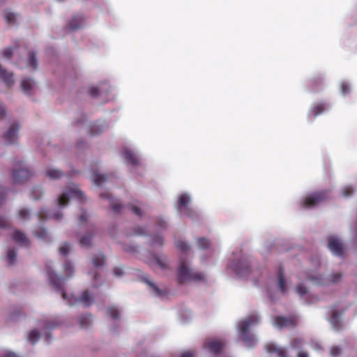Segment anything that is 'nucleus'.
<instances>
[{
	"instance_id": "nucleus-52",
	"label": "nucleus",
	"mask_w": 357,
	"mask_h": 357,
	"mask_svg": "<svg viewBox=\"0 0 357 357\" xmlns=\"http://www.w3.org/2000/svg\"><path fill=\"white\" fill-rule=\"evenodd\" d=\"M156 224H157L158 227H159L162 229H165L167 226V222L161 218H159L157 219Z\"/></svg>"
},
{
	"instance_id": "nucleus-33",
	"label": "nucleus",
	"mask_w": 357,
	"mask_h": 357,
	"mask_svg": "<svg viewBox=\"0 0 357 357\" xmlns=\"http://www.w3.org/2000/svg\"><path fill=\"white\" fill-rule=\"evenodd\" d=\"M267 350L268 352H277L280 357H287L286 352L284 349L276 348L274 345H268Z\"/></svg>"
},
{
	"instance_id": "nucleus-21",
	"label": "nucleus",
	"mask_w": 357,
	"mask_h": 357,
	"mask_svg": "<svg viewBox=\"0 0 357 357\" xmlns=\"http://www.w3.org/2000/svg\"><path fill=\"white\" fill-rule=\"evenodd\" d=\"M45 175L52 180H56L63 176L64 173L58 169H48Z\"/></svg>"
},
{
	"instance_id": "nucleus-48",
	"label": "nucleus",
	"mask_w": 357,
	"mask_h": 357,
	"mask_svg": "<svg viewBox=\"0 0 357 357\" xmlns=\"http://www.w3.org/2000/svg\"><path fill=\"white\" fill-rule=\"evenodd\" d=\"M342 278L341 273H337L332 274L328 278V282L331 283H337Z\"/></svg>"
},
{
	"instance_id": "nucleus-39",
	"label": "nucleus",
	"mask_w": 357,
	"mask_h": 357,
	"mask_svg": "<svg viewBox=\"0 0 357 357\" xmlns=\"http://www.w3.org/2000/svg\"><path fill=\"white\" fill-rule=\"evenodd\" d=\"M91 239L92 236L90 234H87L86 236H82L80 238L79 243L83 246L89 247L91 245Z\"/></svg>"
},
{
	"instance_id": "nucleus-46",
	"label": "nucleus",
	"mask_w": 357,
	"mask_h": 357,
	"mask_svg": "<svg viewBox=\"0 0 357 357\" xmlns=\"http://www.w3.org/2000/svg\"><path fill=\"white\" fill-rule=\"evenodd\" d=\"M353 193H354V188L349 185L345 186L342 190V195L345 197H348L352 195Z\"/></svg>"
},
{
	"instance_id": "nucleus-20",
	"label": "nucleus",
	"mask_w": 357,
	"mask_h": 357,
	"mask_svg": "<svg viewBox=\"0 0 357 357\" xmlns=\"http://www.w3.org/2000/svg\"><path fill=\"white\" fill-rule=\"evenodd\" d=\"M330 322L333 325L334 329L337 331L342 328L340 314H338L337 311L335 310L333 312L330 318Z\"/></svg>"
},
{
	"instance_id": "nucleus-63",
	"label": "nucleus",
	"mask_w": 357,
	"mask_h": 357,
	"mask_svg": "<svg viewBox=\"0 0 357 357\" xmlns=\"http://www.w3.org/2000/svg\"><path fill=\"white\" fill-rule=\"evenodd\" d=\"M4 357H20V356H19L18 355H17L16 354H15L12 351H9L4 355Z\"/></svg>"
},
{
	"instance_id": "nucleus-35",
	"label": "nucleus",
	"mask_w": 357,
	"mask_h": 357,
	"mask_svg": "<svg viewBox=\"0 0 357 357\" xmlns=\"http://www.w3.org/2000/svg\"><path fill=\"white\" fill-rule=\"evenodd\" d=\"M107 314L113 319H116L119 318V310L117 308L114 307H108L107 310Z\"/></svg>"
},
{
	"instance_id": "nucleus-44",
	"label": "nucleus",
	"mask_w": 357,
	"mask_h": 357,
	"mask_svg": "<svg viewBox=\"0 0 357 357\" xmlns=\"http://www.w3.org/2000/svg\"><path fill=\"white\" fill-rule=\"evenodd\" d=\"M127 207L131 210L134 214H135L137 216H142V210L134 204H130L127 206Z\"/></svg>"
},
{
	"instance_id": "nucleus-36",
	"label": "nucleus",
	"mask_w": 357,
	"mask_h": 357,
	"mask_svg": "<svg viewBox=\"0 0 357 357\" xmlns=\"http://www.w3.org/2000/svg\"><path fill=\"white\" fill-rule=\"evenodd\" d=\"M308 279L312 281L314 283L318 285L326 284L328 282H325L321 275L315 276L310 275Z\"/></svg>"
},
{
	"instance_id": "nucleus-16",
	"label": "nucleus",
	"mask_w": 357,
	"mask_h": 357,
	"mask_svg": "<svg viewBox=\"0 0 357 357\" xmlns=\"http://www.w3.org/2000/svg\"><path fill=\"white\" fill-rule=\"evenodd\" d=\"M40 220H45L48 218H54L55 220H60L63 215L60 213H56L54 214H49L46 209H41L38 214Z\"/></svg>"
},
{
	"instance_id": "nucleus-11",
	"label": "nucleus",
	"mask_w": 357,
	"mask_h": 357,
	"mask_svg": "<svg viewBox=\"0 0 357 357\" xmlns=\"http://www.w3.org/2000/svg\"><path fill=\"white\" fill-rule=\"evenodd\" d=\"M323 78L320 76H315L311 78L308 82L309 90L311 92H317L320 91L323 86Z\"/></svg>"
},
{
	"instance_id": "nucleus-19",
	"label": "nucleus",
	"mask_w": 357,
	"mask_h": 357,
	"mask_svg": "<svg viewBox=\"0 0 357 357\" xmlns=\"http://www.w3.org/2000/svg\"><path fill=\"white\" fill-rule=\"evenodd\" d=\"M35 82L31 79L25 78L22 80L21 87L23 91L26 94H30L31 91L33 89Z\"/></svg>"
},
{
	"instance_id": "nucleus-10",
	"label": "nucleus",
	"mask_w": 357,
	"mask_h": 357,
	"mask_svg": "<svg viewBox=\"0 0 357 357\" xmlns=\"http://www.w3.org/2000/svg\"><path fill=\"white\" fill-rule=\"evenodd\" d=\"M225 344L220 340H208L204 343V347L207 348L211 352L218 354L224 348Z\"/></svg>"
},
{
	"instance_id": "nucleus-30",
	"label": "nucleus",
	"mask_w": 357,
	"mask_h": 357,
	"mask_svg": "<svg viewBox=\"0 0 357 357\" xmlns=\"http://www.w3.org/2000/svg\"><path fill=\"white\" fill-rule=\"evenodd\" d=\"M40 337V333L38 330L34 329L29 332V341L32 344H35Z\"/></svg>"
},
{
	"instance_id": "nucleus-51",
	"label": "nucleus",
	"mask_w": 357,
	"mask_h": 357,
	"mask_svg": "<svg viewBox=\"0 0 357 357\" xmlns=\"http://www.w3.org/2000/svg\"><path fill=\"white\" fill-rule=\"evenodd\" d=\"M13 54V49L12 47H7L3 51V57L10 59Z\"/></svg>"
},
{
	"instance_id": "nucleus-61",
	"label": "nucleus",
	"mask_w": 357,
	"mask_h": 357,
	"mask_svg": "<svg viewBox=\"0 0 357 357\" xmlns=\"http://www.w3.org/2000/svg\"><path fill=\"white\" fill-rule=\"evenodd\" d=\"M57 324L55 321H51L50 322H47L45 324V327L46 329H52L54 328Z\"/></svg>"
},
{
	"instance_id": "nucleus-42",
	"label": "nucleus",
	"mask_w": 357,
	"mask_h": 357,
	"mask_svg": "<svg viewBox=\"0 0 357 357\" xmlns=\"http://www.w3.org/2000/svg\"><path fill=\"white\" fill-rule=\"evenodd\" d=\"M153 257L157 265L159 266L162 269L165 270L168 268V264L166 262V260H162L156 255H154ZM165 259H166V257L165 258Z\"/></svg>"
},
{
	"instance_id": "nucleus-50",
	"label": "nucleus",
	"mask_w": 357,
	"mask_h": 357,
	"mask_svg": "<svg viewBox=\"0 0 357 357\" xmlns=\"http://www.w3.org/2000/svg\"><path fill=\"white\" fill-rule=\"evenodd\" d=\"M89 93L91 96L96 98L100 95V92L98 87L91 86L89 90Z\"/></svg>"
},
{
	"instance_id": "nucleus-62",
	"label": "nucleus",
	"mask_w": 357,
	"mask_h": 357,
	"mask_svg": "<svg viewBox=\"0 0 357 357\" xmlns=\"http://www.w3.org/2000/svg\"><path fill=\"white\" fill-rule=\"evenodd\" d=\"M6 115V109L4 106L0 102V119H3Z\"/></svg>"
},
{
	"instance_id": "nucleus-3",
	"label": "nucleus",
	"mask_w": 357,
	"mask_h": 357,
	"mask_svg": "<svg viewBox=\"0 0 357 357\" xmlns=\"http://www.w3.org/2000/svg\"><path fill=\"white\" fill-rule=\"evenodd\" d=\"M329 197L328 190L314 192L307 196L303 201V206L312 208L326 200Z\"/></svg>"
},
{
	"instance_id": "nucleus-28",
	"label": "nucleus",
	"mask_w": 357,
	"mask_h": 357,
	"mask_svg": "<svg viewBox=\"0 0 357 357\" xmlns=\"http://www.w3.org/2000/svg\"><path fill=\"white\" fill-rule=\"evenodd\" d=\"M146 284L152 289L155 294L159 297H162L167 294L165 291L160 289L155 284L152 283L151 281L146 280Z\"/></svg>"
},
{
	"instance_id": "nucleus-49",
	"label": "nucleus",
	"mask_w": 357,
	"mask_h": 357,
	"mask_svg": "<svg viewBox=\"0 0 357 357\" xmlns=\"http://www.w3.org/2000/svg\"><path fill=\"white\" fill-rule=\"evenodd\" d=\"M5 18L8 24H13L15 21V15L13 13H10V12L6 13Z\"/></svg>"
},
{
	"instance_id": "nucleus-41",
	"label": "nucleus",
	"mask_w": 357,
	"mask_h": 357,
	"mask_svg": "<svg viewBox=\"0 0 357 357\" xmlns=\"http://www.w3.org/2000/svg\"><path fill=\"white\" fill-rule=\"evenodd\" d=\"M176 246L182 252H187L190 249L188 245L181 241H176Z\"/></svg>"
},
{
	"instance_id": "nucleus-34",
	"label": "nucleus",
	"mask_w": 357,
	"mask_h": 357,
	"mask_svg": "<svg viewBox=\"0 0 357 357\" xmlns=\"http://www.w3.org/2000/svg\"><path fill=\"white\" fill-rule=\"evenodd\" d=\"M63 269L66 275L68 277H71L74 273V268L70 261L65 262Z\"/></svg>"
},
{
	"instance_id": "nucleus-29",
	"label": "nucleus",
	"mask_w": 357,
	"mask_h": 357,
	"mask_svg": "<svg viewBox=\"0 0 357 357\" xmlns=\"http://www.w3.org/2000/svg\"><path fill=\"white\" fill-rule=\"evenodd\" d=\"M107 180V176L93 173V182L98 186H100Z\"/></svg>"
},
{
	"instance_id": "nucleus-37",
	"label": "nucleus",
	"mask_w": 357,
	"mask_h": 357,
	"mask_svg": "<svg viewBox=\"0 0 357 357\" xmlns=\"http://www.w3.org/2000/svg\"><path fill=\"white\" fill-rule=\"evenodd\" d=\"M164 239L163 238L160 236H155L154 238H153L151 245L153 247L159 246L161 247L163 245Z\"/></svg>"
},
{
	"instance_id": "nucleus-6",
	"label": "nucleus",
	"mask_w": 357,
	"mask_h": 357,
	"mask_svg": "<svg viewBox=\"0 0 357 357\" xmlns=\"http://www.w3.org/2000/svg\"><path fill=\"white\" fill-rule=\"evenodd\" d=\"M47 275L54 289L61 292V296L64 300H67V294L64 291L63 288V279L57 276L56 274L51 270L47 271Z\"/></svg>"
},
{
	"instance_id": "nucleus-13",
	"label": "nucleus",
	"mask_w": 357,
	"mask_h": 357,
	"mask_svg": "<svg viewBox=\"0 0 357 357\" xmlns=\"http://www.w3.org/2000/svg\"><path fill=\"white\" fill-rule=\"evenodd\" d=\"M84 23V18L80 15H74L68 24V28L70 31H75L80 29Z\"/></svg>"
},
{
	"instance_id": "nucleus-14",
	"label": "nucleus",
	"mask_w": 357,
	"mask_h": 357,
	"mask_svg": "<svg viewBox=\"0 0 357 357\" xmlns=\"http://www.w3.org/2000/svg\"><path fill=\"white\" fill-rule=\"evenodd\" d=\"M190 197L186 194H182L178 200V208L181 210L182 208H186L188 211V215L190 218H193L192 211L187 208V205L190 202Z\"/></svg>"
},
{
	"instance_id": "nucleus-54",
	"label": "nucleus",
	"mask_w": 357,
	"mask_h": 357,
	"mask_svg": "<svg viewBox=\"0 0 357 357\" xmlns=\"http://www.w3.org/2000/svg\"><path fill=\"white\" fill-rule=\"evenodd\" d=\"M249 270H250L249 266H246L245 271H243V270L240 269L239 268H236V273L239 276L242 277V276L246 275L248 273Z\"/></svg>"
},
{
	"instance_id": "nucleus-53",
	"label": "nucleus",
	"mask_w": 357,
	"mask_h": 357,
	"mask_svg": "<svg viewBox=\"0 0 357 357\" xmlns=\"http://www.w3.org/2000/svg\"><path fill=\"white\" fill-rule=\"evenodd\" d=\"M341 354V349L338 347H333L331 349V356L335 357Z\"/></svg>"
},
{
	"instance_id": "nucleus-40",
	"label": "nucleus",
	"mask_w": 357,
	"mask_h": 357,
	"mask_svg": "<svg viewBox=\"0 0 357 357\" xmlns=\"http://www.w3.org/2000/svg\"><path fill=\"white\" fill-rule=\"evenodd\" d=\"M43 195L41 188L39 187H34L31 190L32 198L35 200L39 199Z\"/></svg>"
},
{
	"instance_id": "nucleus-43",
	"label": "nucleus",
	"mask_w": 357,
	"mask_h": 357,
	"mask_svg": "<svg viewBox=\"0 0 357 357\" xmlns=\"http://www.w3.org/2000/svg\"><path fill=\"white\" fill-rule=\"evenodd\" d=\"M19 216L23 220H26L30 217V212L27 208H22L19 211Z\"/></svg>"
},
{
	"instance_id": "nucleus-4",
	"label": "nucleus",
	"mask_w": 357,
	"mask_h": 357,
	"mask_svg": "<svg viewBox=\"0 0 357 357\" xmlns=\"http://www.w3.org/2000/svg\"><path fill=\"white\" fill-rule=\"evenodd\" d=\"M31 176V172L24 167V164L22 161H19L15 165L12 172L13 180L15 183H23L28 181Z\"/></svg>"
},
{
	"instance_id": "nucleus-32",
	"label": "nucleus",
	"mask_w": 357,
	"mask_h": 357,
	"mask_svg": "<svg viewBox=\"0 0 357 357\" xmlns=\"http://www.w3.org/2000/svg\"><path fill=\"white\" fill-rule=\"evenodd\" d=\"M34 235L40 239H46L47 238V232L45 228L38 227L34 231Z\"/></svg>"
},
{
	"instance_id": "nucleus-18",
	"label": "nucleus",
	"mask_w": 357,
	"mask_h": 357,
	"mask_svg": "<svg viewBox=\"0 0 357 357\" xmlns=\"http://www.w3.org/2000/svg\"><path fill=\"white\" fill-rule=\"evenodd\" d=\"M328 109V106L324 102H320L317 105L313 106L310 109V114L313 116L314 118L317 117L318 115L322 114L324 111Z\"/></svg>"
},
{
	"instance_id": "nucleus-17",
	"label": "nucleus",
	"mask_w": 357,
	"mask_h": 357,
	"mask_svg": "<svg viewBox=\"0 0 357 357\" xmlns=\"http://www.w3.org/2000/svg\"><path fill=\"white\" fill-rule=\"evenodd\" d=\"M278 287L282 293H285L287 291V285L286 281L284 278V269L282 266L279 268L278 270Z\"/></svg>"
},
{
	"instance_id": "nucleus-23",
	"label": "nucleus",
	"mask_w": 357,
	"mask_h": 357,
	"mask_svg": "<svg viewBox=\"0 0 357 357\" xmlns=\"http://www.w3.org/2000/svg\"><path fill=\"white\" fill-rule=\"evenodd\" d=\"M105 260L106 258L105 255L102 253L99 252L93 257L92 263L95 267H101L105 264Z\"/></svg>"
},
{
	"instance_id": "nucleus-15",
	"label": "nucleus",
	"mask_w": 357,
	"mask_h": 357,
	"mask_svg": "<svg viewBox=\"0 0 357 357\" xmlns=\"http://www.w3.org/2000/svg\"><path fill=\"white\" fill-rule=\"evenodd\" d=\"M100 197L103 199H107L109 201L110 205L112 206V210L116 213H119L123 208L122 204L116 203L112 195L109 192H105L100 195Z\"/></svg>"
},
{
	"instance_id": "nucleus-25",
	"label": "nucleus",
	"mask_w": 357,
	"mask_h": 357,
	"mask_svg": "<svg viewBox=\"0 0 357 357\" xmlns=\"http://www.w3.org/2000/svg\"><path fill=\"white\" fill-rule=\"evenodd\" d=\"M92 321V317L91 314L82 315L79 317V326L82 328H87Z\"/></svg>"
},
{
	"instance_id": "nucleus-27",
	"label": "nucleus",
	"mask_w": 357,
	"mask_h": 357,
	"mask_svg": "<svg viewBox=\"0 0 357 357\" xmlns=\"http://www.w3.org/2000/svg\"><path fill=\"white\" fill-rule=\"evenodd\" d=\"M103 126L99 124L98 122L93 123L89 129L90 135L94 136L101 133L103 131Z\"/></svg>"
},
{
	"instance_id": "nucleus-9",
	"label": "nucleus",
	"mask_w": 357,
	"mask_h": 357,
	"mask_svg": "<svg viewBox=\"0 0 357 357\" xmlns=\"http://www.w3.org/2000/svg\"><path fill=\"white\" fill-rule=\"evenodd\" d=\"M20 129V126L17 123H13L5 133L3 138L8 144H12L17 139V133Z\"/></svg>"
},
{
	"instance_id": "nucleus-38",
	"label": "nucleus",
	"mask_w": 357,
	"mask_h": 357,
	"mask_svg": "<svg viewBox=\"0 0 357 357\" xmlns=\"http://www.w3.org/2000/svg\"><path fill=\"white\" fill-rule=\"evenodd\" d=\"M198 246L200 249H206L210 246V241L206 238H200L197 241Z\"/></svg>"
},
{
	"instance_id": "nucleus-1",
	"label": "nucleus",
	"mask_w": 357,
	"mask_h": 357,
	"mask_svg": "<svg viewBox=\"0 0 357 357\" xmlns=\"http://www.w3.org/2000/svg\"><path fill=\"white\" fill-rule=\"evenodd\" d=\"M204 280L205 277L202 273L193 272L192 269L188 267L186 262L181 259L177 270V281L179 284L190 281L199 282Z\"/></svg>"
},
{
	"instance_id": "nucleus-56",
	"label": "nucleus",
	"mask_w": 357,
	"mask_h": 357,
	"mask_svg": "<svg viewBox=\"0 0 357 357\" xmlns=\"http://www.w3.org/2000/svg\"><path fill=\"white\" fill-rule=\"evenodd\" d=\"M9 225L6 218L3 216H0V228H6Z\"/></svg>"
},
{
	"instance_id": "nucleus-26",
	"label": "nucleus",
	"mask_w": 357,
	"mask_h": 357,
	"mask_svg": "<svg viewBox=\"0 0 357 357\" xmlns=\"http://www.w3.org/2000/svg\"><path fill=\"white\" fill-rule=\"evenodd\" d=\"M27 66L34 70L38 68V61L33 52H29L28 54Z\"/></svg>"
},
{
	"instance_id": "nucleus-2",
	"label": "nucleus",
	"mask_w": 357,
	"mask_h": 357,
	"mask_svg": "<svg viewBox=\"0 0 357 357\" xmlns=\"http://www.w3.org/2000/svg\"><path fill=\"white\" fill-rule=\"evenodd\" d=\"M259 322V317L257 315H250L239 324V332L242 335L243 340L249 345L254 344V337L248 334L249 328Z\"/></svg>"
},
{
	"instance_id": "nucleus-5",
	"label": "nucleus",
	"mask_w": 357,
	"mask_h": 357,
	"mask_svg": "<svg viewBox=\"0 0 357 357\" xmlns=\"http://www.w3.org/2000/svg\"><path fill=\"white\" fill-rule=\"evenodd\" d=\"M70 197H75L80 201L84 199V195L77 188H68L58 198V204L61 206H66Z\"/></svg>"
},
{
	"instance_id": "nucleus-57",
	"label": "nucleus",
	"mask_w": 357,
	"mask_h": 357,
	"mask_svg": "<svg viewBox=\"0 0 357 357\" xmlns=\"http://www.w3.org/2000/svg\"><path fill=\"white\" fill-rule=\"evenodd\" d=\"M6 191L5 190L0 186V206L3 203L6 198Z\"/></svg>"
},
{
	"instance_id": "nucleus-24",
	"label": "nucleus",
	"mask_w": 357,
	"mask_h": 357,
	"mask_svg": "<svg viewBox=\"0 0 357 357\" xmlns=\"http://www.w3.org/2000/svg\"><path fill=\"white\" fill-rule=\"evenodd\" d=\"M93 297L91 294H89L88 291H85L83 292L82 296L78 299L77 301H79L84 303L86 306H89L93 303Z\"/></svg>"
},
{
	"instance_id": "nucleus-31",
	"label": "nucleus",
	"mask_w": 357,
	"mask_h": 357,
	"mask_svg": "<svg viewBox=\"0 0 357 357\" xmlns=\"http://www.w3.org/2000/svg\"><path fill=\"white\" fill-rule=\"evenodd\" d=\"M17 256V252L15 249H10L7 252V259L9 266L13 265Z\"/></svg>"
},
{
	"instance_id": "nucleus-60",
	"label": "nucleus",
	"mask_w": 357,
	"mask_h": 357,
	"mask_svg": "<svg viewBox=\"0 0 357 357\" xmlns=\"http://www.w3.org/2000/svg\"><path fill=\"white\" fill-rule=\"evenodd\" d=\"M88 218L87 213L86 211L83 212L79 218V223L82 224L86 221Z\"/></svg>"
},
{
	"instance_id": "nucleus-8",
	"label": "nucleus",
	"mask_w": 357,
	"mask_h": 357,
	"mask_svg": "<svg viewBox=\"0 0 357 357\" xmlns=\"http://www.w3.org/2000/svg\"><path fill=\"white\" fill-rule=\"evenodd\" d=\"M328 247L329 250L336 256L343 255V247L340 241L335 237L328 238Z\"/></svg>"
},
{
	"instance_id": "nucleus-45",
	"label": "nucleus",
	"mask_w": 357,
	"mask_h": 357,
	"mask_svg": "<svg viewBox=\"0 0 357 357\" xmlns=\"http://www.w3.org/2000/svg\"><path fill=\"white\" fill-rule=\"evenodd\" d=\"M70 250V245L68 243H64L59 248V252L62 255H67Z\"/></svg>"
},
{
	"instance_id": "nucleus-64",
	"label": "nucleus",
	"mask_w": 357,
	"mask_h": 357,
	"mask_svg": "<svg viewBox=\"0 0 357 357\" xmlns=\"http://www.w3.org/2000/svg\"><path fill=\"white\" fill-rule=\"evenodd\" d=\"M181 357H195V356H194V354H193L192 353H191V352H188H188H185V353H183V354L181 356Z\"/></svg>"
},
{
	"instance_id": "nucleus-55",
	"label": "nucleus",
	"mask_w": 357,
	"mask_h": 357,
	"mask_svg": "<svg viewBox=\"0 0 357 357\" xmlns=\"http://www.w3.org/2000/svg\"><path fill=\"white\" fill-rule=\"evenodd\" d=\"M341 91L344 95H346L349 92L350 87L347 83H342L341 84Z\"/></svg>"
},
{
	"instance_id": "nucleus-12",
	"label": "nucleus",
	"mask_w": 357,
	"mask_h": 357,
	"mask_svg": "<svg viewBox=\"0 0 357 357\" xmlns=\"http://www.w3.org/2000/svg\"><path fill=\"white\" fill-rule=\"evenodd\" d=\"M12 238L15 243H17L21 245L29 246V238L26 236V235L23 232H22L19 230H15L13 232Z\"/></svg>"
},
{
	"instance_id": "nucleus-7",
	"label": "nucleus",
	"mask_w": 357,
	"mask_h": 357,
	"mask_svg": "<svg viewBox=\"0 0 357 357\" xmlns=\"http://www.w3.org/2000/svg\"><path fill=\"white\" fill-rule=\"evenodd\" d=\"M275 324L279 328H294L298 324V320L294 317H285L279 316L275 318Z\"/></svg>"
},
{
	"instance_id": "nucleus-47",
	"label": "nucleus",
	"mask_w": 357,
	"mask_h": 357,
	"mask_svg": "<svg viewBox=\"0 0 357 357\" xmlns=\"http://www.w3.org/2000/svg\"><path fill=\"white\" fill-rule=\"evenodd\" d=\"M296 291L297 294H298L300 296H303L307 292V287L303 284H298L296 287Z\"/></svg>"
},
{
	"instance_id": "nucleus-58",
	"label": "nucleus",
	"mask_w": 357,
	"mask_h": 357,
	"mask_svg": "<svg viewBox=\"0 0 357 357\" xmlns=\"http://www.w3.org/2000/svg\"><path fill=\"white\" fill-rule=\"evenodd\" d=\"M133 234L135 235H144L145 229L141 227H137L135 230Z\"/></svg>"
},
{
	"instance_id": "nucleus-59",
	"label": "nucleus",
	"mask_w": 357,
	"mask_h": 357,
	"mask_svg": "<svg viewBox=\"0 0 357 357\" xmlns=\"http://www.w3.org/2000/svg\"><path fill=\"white\" fill-rule=\"evenodd\" d=\"M113 273L116 276H121L123 274V269L120 267H115L113 269Z\"/></svg>"
},
{
	"instance_id": "nucleus-22",
	"label": "nucleus",
	"mask_w": 357,
	"mask_h": 357,
	"mask_svg": "<svg viewBox=\"0 0 357 357\" xmlns=\"http://www.w3.org/2000/svg\"><path fill=\"white\" fill-rule=\"evenodd\" d=\"M124 158L129 164L137 165L139 163L137 157L130 150L124 151Z\"/></svg>"
}]
</instances>
